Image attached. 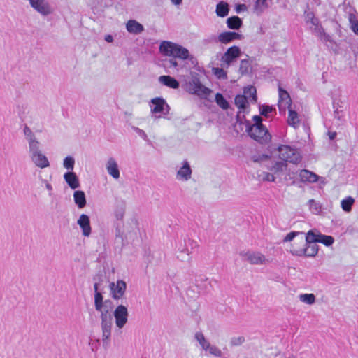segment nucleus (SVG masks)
<instances>
[{
    "instance_id": "1",
    "label": "nucleus",
    "mask_w": 358,
    "mask_h": 358,
    "mask_svg": "<svg viewBox=\"0 0 358 358\" xmlns=\"http://www.w3.org/2000/svg\"><path fill=\"white\" fill-rule=\"evenodd\" d=\"M112 301L109 299L94 303L95 310L99 313L103 346L108 347L113 327Z\"/></svg>"
},
{
    "instance_id": "2",
    "label": "nucleus",
    "mask_w": 358,
    "mask_h": 358,
    "mask_svg": "<svg viewBox=\"0 0 358 358\" xmlns=\"http://www.w3.org/2000/svg\"><path fill=\"white\" fill-rule=\"evenodd\" d=\"M160 52L168 57L179 58L180 59H187L189 57V50L182 45L167 41H164L159 45Z\"/></svg>"
},
{
    "instance_id": "3",
    "label": "nucleus",
    "mask_w": 358,
    "mask_h": 358,
    "mask_svg": "<svg viewBox=\"0 0 358 358\" xmlns=\"http://www.w3.org/2000/svg\"><path fill=\"white\" fill-rule=\"evenodd\" d=\"M248 135L261 144L270 141L271 136L264 124L248 125L246 129Z\"/></svg>"
},
{
    "instance_id": "4",
    "label": "nucleus",
    "mask_w": 358,
    "mask_h": 358,
    "mask_svg": "<svg viewBox=\"0 0 358 358\" xmlns=\"http://www.w3.org/2000/svg\"><path fill=\"white\" fill-rule=\"evenodd\" d=\"M280 159L284 162L298 164L301 162V156L299 151L289 145H281L278 148Z\"/></svg>"
},
{
    "instance_id": "5",
    "label": "nucleus",
    "mask_w": 358,
    "mask_h": 358,
    "mask_svg": "<svg viewBox=\"0 0 358 358\" xmlns=\"http://www.w3.org/2000/svg\"><path fill=\"white\" fill-rule=\"evenodd\" d=\"M187 87L190 94H195L201 99H207L213 92L210 88L204 86L196 76H193L187 83Z\"/></svg>"
},
{
    "instance_id": "6",
    "label": "nucleus",
    "mask_w": 358,
    "mask_h": 358,
    "mask_svg": "<svg viewBox=\"0 0 358 358\" xmlns=\"http://www.w3.org/2000/svg\"><path fill=\"white\" fill-rule=\"evenodd\" d=\"M23 132L25 139L28 143L29 155L41 151L40 148L41 143L36 138V135L33 133L31 129L26 125L24 127Z\"/></svg>"
},
{
    "instance_id": "7",
    "label": "nucleus",
    "mask_w": 358,
    "mask_h": 358,
    "mask_svg": "<svg viewBox=\"0 0 358 358\" xmlns=\"http://www.w3.org/2000/svg\"><path fill=\"white\" fill-rule=\"evenodd\" d=\"M241 55V51L238 46L234 45L229 48L221 57L222 66L228 68L232 62Z\"/></svg>"
},
{
    "instance_id": "8",
    "label": "nucleus",
    "mask_w": 358,
    "mask_h": 358,
    "mask_svg": "<svg viewBox=\"0 0 358 358\" xmlns=\"http://www.w3.org/2000/svg\"><path fill=\"white\" fill-rule=\"evenodd\" d=\"M115 318V325L119 329H122L128 322L129 312L124 305H118L113 315Z\"/></svg>"
},
{
    "instance_id": "9",
    "label": "nucleus",
    "mask_w": 358,
    "mask_h": 358,
    "mask_svg": "<svg viewBox=\"0 0 358 358\" xmlns=\"http://www.w3.org/2000/svg\"><path fill=\"white\" fill-rule=\"evenodd\" d=\"M151 103L154 105L151 109V112L155 114V117H160L161 115H167L169 112V106L165 100L160 97H156L151 100Z\"/></svg>"
},
{
    "instance_id": "10",
    "label": "nucleus",
    "mask_w": 358,
    "mask_h": 358,
    "mask_svg": "<svg viewBox=\"0 0 358 358\" xmlns=\"http://www.w3.org/2000/svg\"><path fill=\"white\" fill-rule=\"evenodd\" d=\"M109 288L111 297L115 300H119L122 299L125 294L127 284L124 280H118L116 282H110Z\"/></svg>"
},
{
    "instance_id": "11",
    "label": "nucleus",
    "mask_w": 358,
    "mask_h": 358,
    "mask_svg": "<svg viewBox=\"0 0 358 358\" xmlns=\"http://www.w3.org/2000/svg\"><path fill=\"white\" fill-rule=\"evenodd\" d=\"M30 6L43 16H48L53 13V8L46 0H30Z\"/></svg>"
},
{
    "instance_id": "12",
    "label": "nucleus",
    "mask_w": 358,
    "mask_h": 358,
    "mask_svg": "<svg viewBox=\"0 0 358 358\" xmlns=\"http://www.w3.org/2000/svg\"><path fill=\"white\" fill-rule=\"evenodd\" d=\"M311 15V21L310 23L313 26V31L317 34V36L323 41L327 42L331 41V36L327 34L317 18L315 17L314 14L313 13H308V17Z\"/></svg>"
},
{
    "instance_id": "13",
    "label": "nucleus",
    "mask_w": 358,
    "mask_h": 358,
    "mask_svg": "<svg viewBox=\"0 0 358 358\" xmlns=\"http://www.w3.org/2000/svg\"><path fill=\"white\" fill-rule=\"evenodd\" d=\"M290 252L296 256L315 257L318 252V245L316 243H308L306 242V247L300 249L292 248Z\"/></svg>"
},
{
    "instance_id": "14",
    "label": "nucleus",
    "mask_w": 358,
    "mask_h": 358,
    "mask_svg": "<svg viewBox=\"0 0 358 358\" xmlns=\"http://www.w3.org/2000/svg\"><path fill=\"white\" fill-rule=\"evenodd\" d=\"M77 223L82 230V234L85 237L90 236L92 232V228L89 216L85 214L80 215Z\"/></svg>"
},
{
    "instance_id": "15",
    "label": "nucleus",
    "mask_w": 358,
    "mask_h": 358,
    "mask_svg": "<svg viewBox=\"0 0 358 358\" xmlns=\"http://www.w3.org/2000/svg\"><path fill=\"white\" fill-rule=\"evenodd\" d=\"M31 162L41 169H44L50 166L47 157L41 151L29 155Z\"/></svg>"
},
{
    "instance_id": "16",
    "label": "nucleus",
    "mask_w": 358,
    "mask_h": 358,
    "mask_svg": "<svg viewBox=\"0 0 358 358\" xmlns=\"http://www.w3.org/2000/svg\"><path fill=\"white\" fill-rule=\"evenodd\" d=\"M245 259L252 264H264L266 259L265 256L259 252H248L244 254Z\"/></svg>"
},
{
    "instance_id": "17",
    "label": "nucleus",
    "mask_w": 358,
    "mask_h": 358,
    "mask_svg": "<svg viewBox=\"0 0 358 358\" xmlns=\"http://www.w3.org/2000/svg\"><path fill=\"white\" fill-rule=\"evenodd\" d=\"M243 38V36L238 33L232 31H224L219 34V36H217V40L219 42L222 43L227 44L234 40H241Z\"/></svg>"
},
{
    "instance_id": "18",
    "label": "nucleus",
    "mask_w": 358,
    "mask_h": 358,
    "mask_svg": "<svg viewBox=\"0 0 358 358\" xmlns=\"http://www.w3.org/2000/svg\"><path fill=\"white\" fill-rule=\"evenodd\" d=\"M192 176V169L187 161L182 162V166L177 171V179L182 181H187L190 179Z\"/></svg>"
},
{
    "instance_id": "19",
    "label": "nucleus",
    "mask_w": 358,
    "mask_h": 358,
    "mask_svg": "<svg viewBox=\"0 0 358 358\" xmlns=\"http://www.w3.org/2000/svg\"><path fill=\"white\" fill-rule=\"evenodd\" d=\"M299 176L302 182L314 183L319 179V176L317 174L307 169L301 170Z\"/></svg>"
},
{
    "instance_id": "20",
    "label": "nucleus",
    "mask_w": 358,
    "mask_h": 358,
    "mask_svg": "<svg viewBox=\"0 0 358 358\" xmlns=\"http://www.w3.org/2000/svg\"><path fill=\"white\" fill-rule=\"evenodd\" d=\"M64 179L72 189H75L80 187L78 178L73 171H68L65 173L64 175Z\"/></svg>"
},
{
    "instance_id": "21",
    "label": "nucleus",
    "mask_w": 358,
    "mask_h": 358,
    "mask_svg": "<svg viewBox=\"0 0 358 358\" xmlns=\"http://www.w3.org/2000/svg\"><path fill=\"white\" fill-rule=\"evenodd\" d=\"M106 169L108 174H110L113 178L118 179L120 178L118 165L114 158L110 157L108 159L106 164Z\"/></svg>"
},
{
    "instance_id": "22",
    "label": "nucleus",
    "mask_w": 358,
    "mask_h": 358,
    "mask_svg": "<svg viewBox=\"0 0 358 358\" xmlns=\"http://www.w3.org/2000/svg\"><path fill=\"white\" fill-rule=\"evenodd\" d=\"M158 80L161 84L172 89H178L180 86L179 82L170 76H161Z\"/></svg>"
},
{
    "instance_id": "23",
    "label": "nucleus",
    "mask_w": 358,
    "mask_h": 358,
    "mask_svg": "<svg viewBox=\"0 0 358 358\" xmlns=\"http://www.w3.org/2000/svg\"><path fill=\"white\" fill-rule=\"evenodd\" d=\"M126 28L128 32L134 34H139L144 30L143 26L135 20H129L126 24Z\"/></svg>"
},
{
    "instance_id": "24",
    "label": "nucleus",
    "mask_w": 358,
    "mask_h": 358,
    "mask_svg": "<svg viewBox=\"0 0 358 358\" xmlns=\"http://www.w3.org/2000/svg\"><path fill=\"white\" fill-rule=\"evenodd\" d=\"M73 199L75 203L79 208H83L86 206V196L83 191H75L73 193Z\"/></svg>"
},
{
    "instance_id": "25",
    "label": "nucleus",
    "mask_w": 358,
    "mask_h": 358,
    "mask_svg": "<svg viewBox=\"0 0 358 358\" xmlns=\"http://www.w3.org/2000/svg\"><path fill=\"white\" fill-rule=\"evenodd\" d=\"M252 71V62L250 59H244L240 62L238 72L241 76L248 75Z\"/></svg>"
},
{
    "instance_id": "26",
    "label": "nucleus",
    "mask_w": 358,
    "mask_h": 358,
    "mask_svg": "<svg viewBox=\"0 0 358 358\" xmlns=\"http://www.w3.org/2000/svg\"><path fill=\"white\" fill-rule=\"evenodd\" d=\"M235 105L241 110H245L249 106L246 95L238 94L234 99Z\"/></svg>"
},
{
    "instance_id": "27",
    "label": "nucleus",
    "mask_w": 358,
    "mask_h": 358,
    "mask_svg": "<svg viewBox=\"0 0 358 358\" xmlns=\"http://www.w3.org/2000/svg\"><path fill=\"white\" fill-rule=\"evenodd\" d=\"M243 94L246 95L247 99L249 98L252 103H256L257 101V90L254 86L250 85L244 87Z\"/></svg>"
},
{
    "instance_id": "28",
    "label": "nucleus",
    "mask_w": 358,
    "mask_h": 358,
    "mask_svg": "<svg viewBox=\"0 0 358 358\" xmlns=\"http://www.w3.org/2000/svg\"><path fill=\"white\" fill-rule=\"evenodd\" d=\"M299 122L300 121L297 113L293 110L292 109L289 108L287 117V122L289 125L294 128H296L299 125Z\"/></svg>"
},
{
    "instance_id": "29",
    "label": "nucleus",
    "mask_w": 358,
    "mask_h": 358,
    "mask_svg": "<svg viewBox=\"0 0 358 358\" xmlns=\"http://www.w3.org/2000/svg\"><path fill=\"white\" fill-rule=\"evenodd\" d=\"M227 25L231 29H238L242 26V20L238 16H232L227 20Z\"/></svg>"
},
{
    "instance_id": "30",
    "label": "nucleus",
    "mask_w": 358,
    "mask_h": 358,
    "mask_svg": "<svg viewBox=\"0 0 358 358\" xmlns=\"http://www.w3.org/2000/svg\"><path fill=\"white\" fill-rule=\"evenodd\" d=\"M321 233L317 230H310L306 236V242L308 243H317L319 242Z\"/></svg>"
},
{
    "instance_id": "31",
    "label": "nucleus",
    "mask_w": 358,
    "mask_h": 358,
    "mask_svg": "<svg viewBox=\"0 0 358 358\" xmlns=\"http://www.w3.org/2000/svg\"><path fill=\"white\" fill-rule=\"evenodd\" d=\"M229 9L228 4L224 1H220L216 6V14L217 16L224 17L229 13Z\"/></svg>"
},
{
    "instance_id": "32",
    "label": "nucleus",
    "mask_w": 358,
    "mask_h": 358,
    "mask_svg": "<svg viewBox=\"0 0 358 358\" xmlns=\"http://www.w3.org/2000/svg\"><path fill=\"white\" fill-rule=\"evenodd\" d=\"M287 166V164L285 162H276L269 168V170L273 173L278 174L283 172Z\"/></svg>"
},
{
    "instance_id": "33",
    "label": "nucleus",
    "mask_w": 358,
    "mask_h": 358,
    "mask_svg": "<svg viewBox=\"0 0 358 358\" xmlns=\"http://www.w3.org/2000/svg\"><path fill=\"white\" fill-rule=\"evenodd\" d=\"M194 337L201 345L202 350H205L206 347H208V345L210 344V342L206 339L203 334L201 331H198L195 334Z\"/></svg>"
},
{
    "instance_id": "34",
    "label": "nucleus",
    "mask_w": 358,
    "mask_h": 358,
    "mask_svg": "<svg viewBox=\"0 0 358 358\" xmlns=\"http://www.w3.org/2000/svg\"><path fill=\"white\" fill-rule=\"evenodd\" d=\"M215 101L217 104L222 109L227 110L229 107L228 101L224 99L223 95L220 93L215 94Z\"/></svg>"
},
{
    "instance_id": "35",
    "label": "nucleus",
    "mask_w": 358,
    "mask_h": 358,
    "mask_svg": "<svg viewBox=\"0 0 358 358\" xmlns=\"http://www.w3.org/2000/svg\"><path fill=\"white\" fill-rule=\"evenodd\" d=\"M268 8L266 0H257L255 4V11L257 15H260Z\"/></svg>"
},
{
    "instance_id": "36",
    "label": "nucleus",
    "mask_w": 358,
    "mask_h": 358,
    "mask_svg": "<svg viewBox=\"0 0 358 358\" xmlns=\"http://www.w3.org/2000/svg\"><path fill=\"white\" fill-rule=\"evenodd\" d=\"M355 202V199L351 196H348V198L342 200L341 201V207L343 210L345 212H350L352 209V206Z\"/></svg>"
},
{
    "instance_id": "37",
    "label": "nucleus",
    "mask_w": 358,
    "mask_h": 358,
    "mask_svg": "<svg viewBox=\"0 0 358 358\" xmlns=\"http://www.w3.org/2000/svg\"><path fill=\"white\" fill-rule=\"evenodd\" d=\"M301 301L306 304H313L315 301V296L313 294H303L299 296Z\"/></svg>"
},
{
    "instance_id": "38",
    "label": "nucleus",
    "mask_w": 358,
    "mask_h": 358,
    "mask_svg": "<svg viewBox=\"0 0 358 358\" xmlns=\"http://www.w3.org/2000/svg\"><path fill=\"white\" fill-rule=\"evenodd\" d=\"M75 159L71 156H67L64 158L63 162V166L69 171H72L74 168Z\"/></svg>"
},
{
    "instance_id": "39",
    "label": "nucleus",
    "mask_w": 358,
    "mask_h": 358,
    "mask_svg": "<svg viewBox=\"0 0 358 358\" xmlns=\"http://www.w3.org/2000/svg\"><path fill=\"white\" fill-rule=\"evenodd\" d=\"M205 351L208 352L210 355L215 357H221L222 353L220 349H219L217 346L213 345L210 343L206 347Z\"/></svg>"
},
{
    "instance_id": "40",
    "label": "nucleus",
    "mask_w": 358,
    "mask_h": 358,
    "mask_svg": "<svg viewBox=\"0 0 358 358\" xmlns=\"http://www.w3.org/2000/svg\"><path fill=\"white\" fill-rule=\"evenodd\" d=\"M212 71H213V74L218 79H227V72L222 68L213 67L212 69Z\"/></svg>"
},
{
    "instance_id": "41",
    "label": "nucleus",
    "mask_w": 358,
    "mask_h": 358,
    "mask_svg": "<svg viewBox=\"0 0 358 358\" xmlns=\"http://www.w3.org/2000/svg\"><path fill=\"white\" fill-rule=\"evenodd\" d=\"M308 206L310 210L315 214H317L321 210V206L318 202L314 199H310L308 201Z\"/></svg>"
},
{
    "instance_id": "42",
    "label": "nucleus",
    "mask_w": 358,
    "mask_h": 358,
    "mask_svg": "<svg viewBox=\"0 0 358 358\" xmlns=\"http://www.w3.org/2000/svg\"><path fill=\"white\" fill-rule=\"evenodd\" d=\"M334 238L332 236L321 234L318 243H321L326 246H330L334 243Z\"/></svg>"
},
{
    "instance_id": "43",
    "label": "nucleus",
    "mask_w": 358,
    "mask_h": 358,
    "mask_svg": "<svg viewBox=\"0 0 358 358\" xmlns=\"http://www.w3.org/2000/svg\"><path fill=\"white\" fill-rule=\"evenodd\" d=\"M99 284L98 282H95L94 284V303L103 301V294L101 292H99Z\"/></svg>"
},
{
    "instance_id": "44",
    "label": "nucleus",
    "mask_w": 358,
    "mask_h": 358,
    "mask_svg": "<svg viewBox=\"0 0 358 358\" xmlns=\"http://www.w3.org/2000/svg\"><path fill=\"white\" fill-rule=\"evenodd\" d=\"M178 250L180 253V255H178V258H180L182 261H187L189 259V250L187 248L179 247Z\"/></svg>"
},
{
    "instance_id": "45",
    "label": "nucleus",
    "mask_w": 358,
    "mask_h": 358,
    "mask_svg": "<svg viewBox=\"0 0 358 358\" xmlns=\"http://www.w3.org/2000/svg\"><path fill=\"white\" fill-rule=\"evenodd\" d=\"M279 98H280V101H286L287 103H289V105L290 106L291 99H290L289 95L287 91H285L281 88H279Z\"/></svg>"
},
{
    "instance_id": "46",
    "label": "nucleus",
    "mask_w": 358,
    "mask_h": 358,
    "mask_svg": "<svg viewBox=\"0 0 358 358\" xmlns=\"http://www.w3.org/2000/svg\"><path fill=\"white\" fill-rule=\"evenodd\" d=\"M270 155L266 154H259L253 155L252 159L254 162H262L270 159Z\"/></svg>"
},
{
    "instance_id": "47",
    "label": "nucleus",
    "mask_w": 358,
    "mask_h": 358,
    "mask_svg": "<svg viewBox=\"0 0 358 358\" xmlns=\"http://www.w3.org/2000/svg\"><path fill=\"white\" fill-rule=\"evenodd\" d=\"M125 213V208L124 206L117 208L115 212L114 215L117 220H122L124 218Z\"/></svg>"
},
{
    "instance_id": "48",
    "label": "nucleus",
    "mask_w": 358,
    "mask_h": 358,
    "mask_svg": "<svg viewBox=\"0 0 358 358\" xmlns=\"http://www.w3.org/2000/svg\"><path fill=\"white\" fill-rule=\"evenodd\" d=\"M273 108L267 105H262L259 107L260 115L267 117L268 114L273 111Z\"/></svg>"
},
{
    "instance_id": "49",
    "label": "nucleus",
    "mask_w": 358,
    "mask_h": 358,
    "mask_svg": "<svg viewBox=\"0 0 358 358\" xmlns=\"http://www.w3.org/2000/svg\"><path fill=\"white\" fill-rule=\"evenodd\" d=\"M245 338L243 336L234 337L231 339L230 343L232 346H238L243 343Z\"/></svg>"
},
{
    "instance_id": "50",
    "label": "nucleus",
    "mask_w": 358,
    "mask_h": 358,
    "mask_svg": "<svg viewBox=\"0 0 358 358\" xmlns=\"http://www.w3.org/2000/svg\"><path fill=\"white\" fill-rule=\"evenodd\" d=\"M261 176L262 177V180L264 181L274 182L275 180L273 174L268 172H263Z\"/></svg>"
},
{
    "instance_id": "51",
    "label": "nucleus",
    "mask_w": 358,
    "mask_h": 358,
    "mask_svg": "<svg viewBox=\"0 0 358 358\" xmlns=\"http://www.w3.org/2000/svg\"><path fill=\"white\" fill-rule=\"evenodd\" d=\"M299 234H300V232L292 231L287 234V236L284 238L283 241L284 242H289V241H292L296 237V236Z\"/></svg>"
},
{
    "instance_id": "52",
    "label": "nucleus",
    "mask_w": 358,
    "mask_h": 358,
    "mask_svg": "<svg viewBox=\"0 0 358 358\" xmlns=\"http://www.w3.org/2000/svg\"><path fill=\"white\" fill-rule=\"evenodd\" d=\"M350 22L351 23V29L355 34L358 35V21L352 20L350 18Z\"/></svg>"
},
{
    "instance_id": "53",
    "label": "nucleus",
    "mask_w": 358,
    "mask_h": 358,
    "mask_svg": "<svg viewBox=\"0 0 358 358\" xmlns=\"http://www.w3.org/2000/svg\"><path fill=\"white\" fill-rule=\"evenodd\" d=\"M132 129L141 137L143 138L144 140H146L147 139V134H145V132L139 129L138 127H133Z\"/></svg>"
},
{
    "instance_id": "54",
    "label": "nucleus",
    "mask_w": 358,
    "mask_h": 358,
    "mask_svg": "<svg viewBox=\"0 0 358 358\" xmlns=\"http://www.w3.org/2000/svg\"><path fill=\"white\" fill-rule=\"evenodd\" d=\"M252 120L255 121V124H263L262 123V119L260 116L259 115H255L253 116L252 117Z\"/></svg>"
},
{
    "instance_id": "55",
    "label": "nucleus",
    "mask_w": 358,
    "mask_h": 358,
    "mask_svg": "<svg viewBox=\"0 0 358 358\" xmlns=\"http://www.w3.org/2000/svg\"><path fill=\"white\" fill-rule=\"evenodd\" d=\"M169 67H174V68H176L178 66V62H176V60L174 59V58H172V59H170L169 60Z\"/></svg>"
},
{
    "instance_id": "56",
    "label": "nucleus",
    "mask_w": 358,
    "mask_h": 358,
    "mask_svg": "<svg viewBox=\"0 0 358 358\" xmlns=\"http://www.w3.org/2000/svg\"><path fill=\"white\" fill-rule=\"evenodd\" d=\"M245 8V6L244 4H238L236 6V11L237 13H240L241 10Z\"/></svg>"
},
{
    "instance_id": "57",
    "label": "nucleus",
    "mask_w": 358,
    "mask_h": 358,
    "mask_svg": "<svg viewBox=\"0 0 358 358\" xmlns=\"http://www.w3.org/2000/svg\"><path fill=\"white\" fill-rule=\"evenodd\" d=\"M329 137L330 140H334L336 138V132H329Z\"/></svg>"
},
{
    "instance_id": "58",
    "label": "nucleus",
    "mask_w": 358,
    "mask_h": 358,
    "mask_svg": "<svg viewBox=\"0 0 358 358\" xmlns=\"http://www.w3.org/2000/svg\"><path fill=\"white\" fill-rule=\"evenodd\" d=\"M105 40L108 42V43H110L113 41V38L111 35H106L105 36Z\"/></svg>"
},
{
    "instance_id": "59",
    "label": "nucleus",
    "mask_w": 358,
    "mask_h": 358,
    "mask_svg": "<svg viewBox=\"0 0 358 358\" xmlns=\"http://www.w3.org/2000/svg\"><path fill=\"white\" fill-rule=\"evenodd\" d=\"M182 0H171V3L174 5H180L182 3Z\"/></svg>"
},
{
    "instance_id": "60",
    "label": "nucleus",
    "mask_w": 358,
    "mask_h": 358,
    "mask_svg": "<svg viewBox=\"0 0 358 358\" xmlns=\"http://www.w3.org/2000/svg\"><path fill=\"white\" fill-rule=\"evenodd\" d=\"M45 187L48 190H49V191L52 190V186L51 185V184L48 182V183H46Z\"/></svg>"
},
{
    "instance_id": "61",
    "label": "nucleus",
    "mask_w": 358,
    "mask_h": 358,
    "mask_svg": "<svg viewBox=\"0 0 358 358\" xmlns=\"http://www.w3.org/2000/svg\"><path fill=\"white\" fill-rule=\"evenodd\" d=\"M310 21H311V15H310L309 17H308V15L306 16V22L307 23H310Z\"/></svg>"
},
{
    "instance_id": "62",
    "label": "nucleus",
    "mask_w": 358,
    "mask_h": 358,
    "mask_svg": "<svg viewBox=\"0 0 358 358\" xmlns=\"http://www.w3.org/2000/svg\"><path fill=\"white\" fill-rule=\"evenodd\" d=\"M28 1H29L30 0H28Z\"/></svg>"
}]
</instances>
